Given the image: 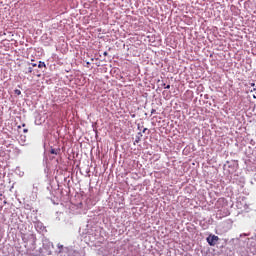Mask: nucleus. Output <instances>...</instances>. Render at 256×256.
I'll use <instances>...</instances> for the list:
<instances>
[{
    "instance_id": "f257e3e1",
    "label": "nucleus",
    "mask_w": 256,
    "mask_h": 256,
    "mask_svg": "<svg viewBox=\"0 0 256 256\" xmlns=\"http://www.w3.org/2000/svg\"><path fill=\"white\" fill-rule=\"evenodd\" d=\"M220 238L217 235H212L210 234L207 238V242L211 247H215V245L217 244V241H219Z\"/></svg>"
},
{
    "instance_id": "f03ea898",
    "label": "nucleus",
    "mask_w": 256,
    "mask_h": 256,
    "mask_svg": "<svg viewBox=\"0 0 256 256\" xmlns=\"http://www.w3.org/2000/svg\"><path fill=\"white\" fill-rule=\"evenodd\" d=\"M142 137H143V134L141 132L137 133L135 136V143H140Z\"/></svg>"
},
{
    "instance_id": "7ed1b4c3",
    "label": "nucleus",
    "mask_w": 256,
    "mask_h": 256,
    "mask_svg": "<svg viewBox=\"0 0 256 256\" xmlns=\"http://www.w3.org/2000/svg\"><path fill=\"white\" fill-rule=\"evenodd\" d=\"M30 73H33V67L29 66L28 69L25 71L26 75H29Z\"/></svg>"
},
{
    "instance_id": "20e7f679",
    "label": "nucleus",
    "mask_w": 256,
    "mask_h": 256,
    "mask_svg": "<svg viewBox=\"0 0 256 256\" xmlns=\"http://www.w3.org/2000/svg\"><path fill=\"white\" fill-rule=\"evenodd\" d=\"M50 153L51 154H58V150H56L55 148H51Z\"/></svg>"
},
{
    "instance_id": "39448f33",
    "label": "nucleus",
    "mask_w": 256,
    "mask_h": 256,
    "mask_svg": "<svg viewBox=\"0 0 256 256\" xmlns=\"http://www.w3.org/2000/svg\"><path fill=\"white\" fill-rule=\"evenodd\" d=\"M46 65H45V63L44 62H39V64H38V67L39 68H41V67H45Z\"/></svg>"
},
{
    "instance_id": "423d86ee",
    "label": "nucleus",
    "mask_w": 256,
    "mask_h": 256,
    "mask_svg": "<svg viewBox=\"0 0 256 256\" xmlns=\"http://www.w3.org/2000/svg\"><path fill=\"white\" fill-rule=\"evenodd\" d=\"M14 93H15L16 95H21L22 92H21L20 90H15Z\"/></svg>"
},
{
    "instance_id": "0eeeda50",
    "label": "nucleus",
    "mask_w": 256,
    "mask_h": 256,
    "mask_svg": "<svg viewBox=\"0 0 256 256\" xmlns=\"http://www.w3.org/2000/svg\"><path fill=\"white\" fill-rule=\"evenodd\" d=\"M156 113V109H151V114H155Z\"/></svg>"
},
{
    "instance_id": "6e6552de",
    "label": "nucleus",
    "mask_w": 256,
    "mask_h": 256,
    "mask_svg": "<svg viewBox=\"0 0 256 256\" xmlns=\"http://www.w3.org/2000/svg\"><path fill=\"white\" fill-rule=\"evenodd\" d=\"M165 89H170V84L166 85Z\"/></svg>"
},
{
    "instance_id": "1a4fd4ad",
    "label": "nucleus",
    "mask_w": 256,
    "mask_h": 256,
    "mask_svg": "<svg viewBox=\"0 0 256 256\" xmlns=\"http://www.w3.org/2000/svg\"><path fill=\"white\" fill-rule=\"evenodd\" d=\"M23 133H28V129H23Z\"/></svg>"
},
{
    "instance_id": "9d476101",
    "label": "nucleus",
    "mask_w": 256,
    "mask_h": 256,
    "mask_svg": "<svg viewBox=\"0 0 256 256\" xmlns=\"http://www.w3.org/2000/svg\"><path fill=\"white\" fill-rule=\"evenodd\" d=\"M32 66H33V67H36V66H37V64H36V63H32Z\"/></svg>"
},
{
    "instance_id": "9b49d317",
    "label": "nucleus",
    "mask_w": 256,
    "mask_h": 256,
    "mask_svg": "<svg viewBox=\"0 0 256 256\" xmlns=\"http://www.w3.org/2000/svg\"><path fill=\"white\" fill-rule=\"evenodd\" d=\"M147 131L146 127L143 129V133H145Z\"/></svg>"
},
{
    "instance_id": "f8f14e48",
    "label": "nucleus",
    "mask_w": 256,
    "mask_h": 256,
    "mask_svg": "<svg viewBox=\"0 0 256 256\" xmlns=\"http://www.w3.org/2000/svg\"><path fill=\"white\" fill-rule=\"evenodd\" d=\"M104 55L107 56V52H105Z\"/></svg>"
},
{
    "instance_id": "ddd939ff",
    "label": "nucleus",
    "mask_w": 256,
    "mask_h": 256,
    "mask_svg": "<svg viewBox=\"0 0 256 256\" xmlns=\"http://www.w3.org/2000/svg\"><path fill=\"white\" fill-rule=\"evenodd\" d=\"M23 126H25V123H23Z\"/></svg>"
}]
</instances>
